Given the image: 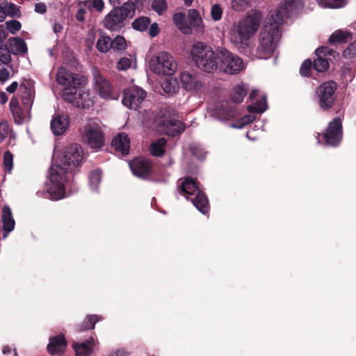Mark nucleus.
<instances>
[{
    "label": "nucleus",
    "instance_id": "obj_48",
    "mask_svg": "<svg viewBox=\"0 0 356 356\" xmlns=\"http://www.w3.org/2000/svg\"><path fill=\"white\" fill-rule=\"evenodd\" d=\"M222 9L221 6L216 3L211 6V17L214 21H218L222 18Z\"/></svg>",
    "mask_w": 356,
    "mask_h": 356
},
{
    "label": "nucleus",
    "instance_id": "obj_2",
    "mask_svg": "<svg viewBox=\"0 0 356 356\" xmlns=\"http://www.w3.org/2000/svg\"><path fill=\"white\" fill-rule=\"evenodd\" d=\"M81 147L75 143L65 147L62 153L54 159L49 169V183L46 184L47 197L58 200L65 197V185L67 173L80 166L83 161Z\"/></svg>",
    "mask_w": 356,
    "mask_h": 356
},
{
    "label": "nucleus",
    "instance_id": "obj_11",
    "mask_svg": "<svg viewBox=\"0 0 356 356\" xmlns=\"http://www.w3.org/2000/svg\"><path fill=\"white\" fill-rule=\"evenodd\" d=\"M342 124L339 118H335L331 121L323 134V138L326 145L337 147L342 139Z\"/></svg>",
    "mask_w": 356,
    "mask_h": 356
},
{
    "label": "nucleus",
    "instance_id": "obj_32",
    "mask_svg": "<svg viewBox=\"0 0 356 356\" xmlns=\"http://www.w3.org/2000/svg\"><path fill=\"white\" fill-rule=\"evenodd\" d=\"M247 95V89L243 86H236L231 93V99L234 103H241Z\"/></svg>",
    "mask_w": 356,
    "mask_h": 356
},
{
    "label": "nucleus",
    "instance_id": "obj_4",
    "mask_svg": "<svg viewBox=\"0 0 356 356\" xmlns=\"http://www.w3.org/2000/svg\"><path fill=\"white\" fill-rule=\"evenodd\" d=\"M191 56L195 65L205 72L211 73L218 69V51L216 54L210 46L202 42L193 44Z\"/></svg>",
    "mask_w": 356,
    "mask_h": 356
},
{
    "label": "nucleus",
    "instance_id": "obj_14",
    "mask_svg": "<svg viewBox=\"0 0 356 356\" xmlns=\"http://www.w3.org/2000/svg\"><path fill=\"white\" fill-rule=\"evenodd\" d=\"M95 88L98 90L100 97L104 99H118L120 93L118 90L114 89L108 80L97 72L94 75Z\"/></svg>",
    "mask_w": 356,
    "mask_h": 356
},
{
    "label": "nucleus",
    "instance_id": "obj_20",
    "mask_svg": "<svg viewBox=\"0 0 356 356\" xmlns=\"http://www.w3.org/2000/svg\"><path fill=\"white\" fill-rule=\"evenodd\" d=\"M213 115L221 121L229 120L237 116L236 106L228 102H221L219 106H217Z\"/></svg>",
    "mask_w": 356,
    "mask_h": 356
},
{
    "label": "nucleus",
    "instance_id": "obj_49",
    "mask_svg": "<svg viewBox=\"0 0 356 356\" xmlns=\"http://www.w3.org/2000/svg\"><path fill=\"white\" fill-rule=\"evenodd\" d=\"M6 29L11 33L15 34L21 29V23L15 19H11L6 22Z\"/></svg>",
    "mask_w": 356,
    "mask_h": 356
},
{
    "label": "nucleus",
    "instance_id": "obj_23",
    "mask_svg": "<svg viewBox=\"0 0 356 356\" xmlns=\"http://www.w3.org/2000/svg\"><path fill=\"white\" fill-rule=\"evenodd\" d=\"M112 147L122 155H127L130 149V140L125 133L118 134L112 140Z\"/></svg>",
    "mask_w": 356,
    "mask_h": 356
},
{
    "label": "nucleus",
    "instance_id": "obj_64",
    "mask_svg": "<svg viewBox=\"0 0 356 356\" xmlns=\"http://www.w3.org/2000/svg\"><path fill=\"white\" fill-rule=\"evenodd\" d=\"M8 98V96L7 95L3 92V91H1L0 92V103L1 104H4L7 102Z\"/></svg>",
    "mask_w": 356,
    "mask_h": 356
},
{
    "label": "nucleus",
    "instance_id": "obj_62",
    "mask_svg": "<svg viewBox=\"0 0 356 356\" xmlns=\"http://www.w3.org/2000/svg\"><path fill=\"white\" fill-rule=\"evenodd\" d=\"M84 14L85 10L83 8L79 9L76 15V19L79 22H83L84 20Z\"/></svg>",
    "mask_w": 356,
    "mask_h": 356
},
{
    "label": "nucleus",
    "instance_id": "obj_29",
    "mask_svg": "<svg viewBox=\"0 0 356 356\" xmlns=\"http://www.w3.org/2000/svg\"><path fill=\"white\" fill-rule=\"evenodd\" d=\"M97 49L102 53H106L112 49L111 38L106 35H100L96 42Z\"/></svg>",
    "mask_w": 356,
    "mask_h": 356
},
{
    "label": "nucleus",
    "instance_id": "obj_53",
    "mask_svg": "<svg viewBox=\"0 0 356 356\" xmlns=\"http://www.w3.org/2000/svg\"><path fill=\"white\" fill-rule=\"evenodd\" d=\"M131 65V60L129 58L124 57L118 62L117 67L119 70H126Z\"/></svg>",
    "mask_w": 356,
    "mask_h": 356
},
{
    "label": "nucleus",
    "instance_id": "obj_45",
    "mask_svg": "<svg viewBox=\"0 0 356 356\" xmlns=\"http://www.w3.org/2000/svg\"><path fill=\"white\" fill-rule=\"evenodd\" d=\"M312 67H313L312 60L310 59L305 60L300 68V75L305 77L309 76Z\"/></svg>",
    "mask_w": 356,
    "mask_h": 356
},
{
    "label": "nucleus",
    "instance_id": "obj_25",
    "mask_svg": "<svg viewBox=\"0 0 356 356\" xmlns=\"http://www.w3.org/2000/svg\"><path fill=\"white\" fill-rule=\"evenodd\" d=\"M7 45L13 55H24L28 51L26 43L19 37L9 38Z\"/></svg>",
    "mask_w": 356,
    "mask_h": 356
},
{
    "label": "nucleus",
    "instance_id": "obj_3",
    "mask_svg": "<svg viewBox=\"0 0 356 356\" xmlns=\"http://www.w3.org/2000/svg\"><path fill=\"white\" fill-rule=\"evenodd\" d=\"M261 21L262 15L260 11L249 10L245 18L230 31L231 41L236 44H241L249 40L259 29Z\"/></svg>",
    "mask_w": 356,
    "mask_h": 356
},
{
    "label": "nucleus",
    "instance_id": "obj_42",
    "mask_svg": "<svg viewBox=\"0 0 356 356\" xmlns=\"http://www.w3.org/2000/svg\"><path fill=\"white\" fill-rule=\"evenodd\" d=\"M84 6L88 8H94L98 12H102L104 7L103 0H88L86 1Z\"/></svg>",
    "mask_w": 356,
    "mask_h": 356
},
{
    "label": "nucleus",
    "instance_id": "obj_17",
    "mask_svg": "<svg viewBox=\"0 0 356 356\" xmlns=\"http://www.w3.org/2000/svg\"><path fill=\"white\" fill-rule=\"evenodd\" d=\"M129 165L133 174L142 179H147L152 171L150 162L144 158H138L132 160L129 163Z\"/></svg>",
    "mask_w": 356,
    "mask_h": 356
},
{
    "label": "nucleus",
    "instance_id": "obj_46",
    "mask_svg": "<svg viewBox=\"0 0 356 356\" xmlns=\"http://www.w3.org/2000/svg\"><path fill=\"white\" fill-rule=\"evenodd\" d=\"M345 58H352L356 56V40L350 43L343 51Z\"/></svg>",
    "mask_w": 356,
    "mask_h": 356
},
{
    "label": "nucleus",
    "instance_id": "obj_63",
    "mask_svg": "<svg viewBox=\"0 0 356 356\" xmlns=\"http://www.w3.org/2000/svg\"><path fill=\"white\" fill-rule=\"evenodd\" d=\"M15 107H20L17 98L13 97L10 101V108L15 109Z\"/></svg>",
    "mask_w": 356,
    "mask_h": 356
},
{
    "label": "nucleus",
    "instance_id": "obj_15",
    "mask_svg": "<svg viewBox=\"0 0 356 356\" xmlns=\"http://www.w3.org/2000/svg\"><path fill=\"white\" fill-rule=\"evenodd\" d=\"M83 78V76L79 77V74H72L65 67H60L56 74V81L59 85L65 87L64 91L80 85Z\"/></svg>",
    "mask_w": 356,
    "mask_h": 356
},
{
    "label": "nucleus",
    "instance_id": "obj_38",
    "mask_svg": "<svg viewBox=\"0 0 356 356\" xmlns=\"http://www.w3.org/2000/svg\"><path fill=\"white\" fill-rule=\"evenodd\" d=\"M162 88L164 92L168 95L175 94L179 88L175 81L170 80H165L162 84Z\"/></svg>",
    "mask_w": 356,
    "mask_h": 356
},
{
    "label": "nucleus",
    "instance_id": "obj_21",
    "mask_svg": "<svg viewBox=\"0 0 356 356\" xmlns=\"http://www.w3.org/2000/svg\"><path fill=\"white\" fill-rule=\"evenodd\" d=\"M70 124V119L66 114H58L53 116L50 127L55 136L63 134L67 129Z\"/></svg>",
    "mask_w": 356,
    "mask_h": 356
},
{
    "label": "nucleus",
    "instance_id": "obj_13",
    "mask_svg": "<svg viewBox=\"0 0 356 356\" xmlns=\"http://www.w3.org/2000/svg\"><path fill=\"white\" fill-rule=\"evenodd\" d=\"M63 98L78 108H86L90 105L89 94L81 90H78L76 87L63 91Z\"/></svg>",
    "mask_w": 356,
    "mask_h": 356
},
{
    "label": "nucleus",
    "instance_id": "obj_18",
    "mask_svg": "<svg viewBox=\"0 0 356 356\" xmlns=\"http://www.w3.org/2000/svg\"><path fill=\"white\" fill-rule=\"evenodd\" d=\"M160 127L164 134L172 137L179 136L186 129L185 124L176 119L164 120Z\"/></svg>",
    "mask_w": 356,
    "mask_h": 356
},
{
    "label": "nucleus",
    "instance_id": "obj_22",
    "mask_svg": "<svg viewBox=\"0 0 356 356\" xmlns=\"http://www.w3.org/2000/svg\"><path fill=\"white\" fill-rule=\"evenodd\" d=\"M67 341L64 335L58 334L49 338V342L47 345V350L51 355H62L66 348Z\"/></svg>",
    "mask_w": 356,
    "mask_h": 356
},
{
    "label": "nucleus",
    "instance_id": "obj_16",
    "mask_svg": "<svg viewBox=\"0 0 356 356\" xmlns=\"http://www.w3.org/2000/svg\"><path fill=\"white\" fill-rule=\"evenodd\" d=\"M19 91L24 109L30 111L35 99L33 83L29 80L24 81L19 85Z\"/></svg>",
    "mask_w": 356,
    "mask_h": 356
},
{
    "label": "nucleus",
    "instance_id": "obj_28",
    "mask_svg": "<svg viewBox=\"0 0 356 356\" xmlns=\"http://www.w3.org/2000/svg\"><path fill=\"white\" fill-rule=\"evenodd\" d=\"M101 319L97 315H88L86 317L83 323L77 327V330L85 331L95 327V323Z\"/></svg>",
    "mask_w": 356,
    "mask_h": 356
},
{
    "label": "nucleus",
    "instance_id": "obj_34",
    "mask_svg": "<svg viewBox=\"0 0 356 356\" xmlns=\"http://www.w3.org/2000/svg\"><path fill=\"white\" fill-rule=\"evenodd\" d=\"M151 20L147 17H142L132 22V27L137 31H144L149 26Z\"/></svg>",
    "mask_w": 356,
    "mask_h": 356
},
{
    "label": "nucleus",
    "instance_id": "obj_12",
    "mask_svg": "<svg viewBox=\"0 0 356 356\" xmlns=\"http://www.w3.org/2000/svg\"><path fill=\"white\" fill-rule=\"evenodd\" d=\"M147 92L143 89L134 86L124 90L122 104L131 109H137L146 97Z\"/></svg>",
    "mask_w": 356,
    "mask_h": 356
},
{
    "label": "nucleus",
    "instance_id": "obj_44",
    "mask_svg": "<svg viewBox=\"0 0 356 356\" xmlns=\"http://www.w3.org/2000/svg\"><path fill=\"white\" fill-rule=\"evenodd\" d=\"M250 0H232L231 6L236 11L245 10L249 6Z\"/></svg>",
    "mask_w": 356,
    "mask_h": 356
},
{
    "label": "nucleus",
    "instance_id": "obj_60",
    "mask_svg": "<svg viewBox=\"0 0 356 356\" xmlns=\"http://www.w3.org/2000/svg\"><path fill=\"white\" fill-rule=\"evenodd\" d=\"M8 36V32L3 25H0V42H3Z\"/></svg>",
    "mask_w": 356,
    "mask_h": 356
},
{
    "label": "nucleus",
    "instance_id": "obj_55",
    "mask_svg": "<svg viewBox=\"0 0 356 356\" xmlns=\"http://www.w3.org/2000/svg\"><path fill=\"white\" fill-rule=\"evenodd\" d=\"M10 76V73L4 65L0 64V82L3 83L6 82Z\"/></svg>",
    "mask_w": 356,
    "mask_h": 356
},
{
    "label": "nucleus",
    "instance_id": "obj_57",
    "mask_svg": "<svg viewBox=\"0 0 356 356\" xmlns=\"http://www.w3.org/2000/svg\"><path fill=\"white\" fill-rule=\"evenodd\" d=\"M35 11L40 14H44L47 11L46 5L44 3H38L35 5Z\"/></svg>",
    "mask_w": 356,
    "mask_h": 356
},
{
    "label": "nucleus",
    "instance_id": "obj_19",
    "mask_svg": "<svg viewBox=\"0 0 356 356\" xmlns=\"http://www.w3.org/2000/svg\"><path fill=\"white\" fill-rule=\"evenodd\" d=\"M180 79L184 88L187 91H199L202 88V82L195 73L183 72Z\"/></svg>",
    "mask_w": 356,
    "mask_h": 356
},
{
    "label": "nucleus",
    "instance_id": "obj_54",
    "mask_svg": "<svg viewBox=\"0 0 356 356\" xmlns=\"http://www.w3.org/2000/svg\"><path fill=\"white\" fill-rule=\"evenodd\" d=\"M10 129L9 124L6 121H3L0 123V138L4 140L8 135Z\"/></svg>",
    "mask_w": 356,
    "mask_h": 356
},
{
    "label": "nucleus",
    "instance_id": "obj_9",
    "mask_svg": "<svg viewBox=\"0 0 356 356\" xmlns=\"http://www.w3.org/2000/svg\"><path fill=\"white\" fill-rule=\"evenodd\" d=\"M243 67V61L238 56L223 48L218 51V69L220 71L229 74H236Z\"/></svg>",
    "mask_w": 356,
    "mask_h": 356
},
{
    "label": "nucleus",
    "instance_id": "obj_47",
    "mask_svg": "<svg viewBox=\"0 0 356 356\" xmlns=\"http://www.w3.org/2000/svg\"><path fill=\"white\" fill-rule=\"evenodd\" d=\"M189 17L191 19V26L199 27L202 23V19L199 16V13L196 10H189Z\"/></svg>",
    "mask_w": 356,
    "mask_h": 356
},
{
    "label": "nucleus",
    "instance_id": "obj_8",
    "mask_svg": "<svg viewBox=\"0 0 356 356\" xmlns=\"http://www.w3.org/2000/svg\"><path fill=\"white\" fill-rule=\"evenodd\" d=\"M337 84L329 81L321 84L316 90V98L319 108L323 111L330 110L337 100Z\"/></svg>",
    "mask_w": 356,
    "mask_h": 356
},
{
    "label": "nucleus",
    "instance_id": "obj_26",
    "mask_svg": "<svg viewBox=\"0 0 356 356\" xmlns=\"http://www.w3.org/2000/svg\"><path fill=\"white\" fill-rule=\"evenodd\" d=\"M72 346L77 356H88L92 352L95 339L90 337L81 343H74Z\"/></svg>",
    "mask_w": 356,
    "mask_h": 356
},
{
    "label": "nucleus",
    "instance_id": "obj_58",
    "mask_svg": "<svg viewBox=\"0 0 356 356\" xmlns=\"http://www.w3.org/2000/svg\"><path fill=\"white\" fill-rule=\"evenodd\" d=\"M18 11L17 7L15 4L10 3L6 12L7 15L15 16L17 15Z\"/></svg>",
    "mask_w": 356,
    "mask_h": 356
},
{
    "label": "nucleus",
    "instance_id": "obj_50",
    "mask_svg": "<svg viewBox=\"0 0 356 356\" xmlns=\"http://www.w3.org/2000/svg\"><path fill=\"white\" fill-rule=\"evenodd\" d=\"M315 53L316 56H322L324 58V56H326L327 55L334 56L336 51L327 47L322 46L316 49Z\"/></svg>",
    "mask_w": 356,
    "mask_h": 356
},
{
    "label": "nucleus",
    "instance_id": "obj_35",
    "mask_svg": "<svg viewBox=\"0 0 356 356\" xmlns=\"http://www.w3.org/2000/svg\"><path fill=\"white\" fill-rule=\"evenodd\" d=\"M102 172L99 170H95L89 175V184L92 191H97L101 181Z\"/></svg>",
    "mask_w": 356,
    "mask_h": 356
},
{
    "label": "nucleus",
    "instance_id": "obj_41",
    "mask_svg": "<svg viewBox=\"0 0 356 356\" xmlns=\"http://www.w3.org/2000/svg\"><path fill=\"white\" fill-rule=\"evenodd\" d=\"M112 49L113 51H122L126 49V41L122 36L118 35L113 40Z\"/></svg>",
    "mask_w": 356,
    "mask_h": 356
},
{
    "label": "nucleus",
    "instance_id": "obj_43",
    "mask_svg": "<svg viewBox=\"0 0 356 356\" xmlns=\"http://www.w3.org/2000/svg\"><path fill=\"white\" fill-rule=\"evenodd\" d=\"M3 164L5 170L10 172L13 166V155L10 151H6L3 154Z\"/></svg>",
    "mask_w": 356,
    "mask_h": 356
},
{
    "label": "nucleus",
    "instance_id": "obj_40",
    "mask_svg": "<svg viewBox=\"0 0 356 356\" xmlns=\"http://www.w3.org/2000/svg\"><path fill=\"white\" fill-rule=\"evenodd\" d=\"M152 8L159 15H161L168 9L166 0H154L152 3Z\"/></svg>",
    "mask_w": 356,
    "mask_h": 356
},
{
    "label": "nucleus",
    "instance_id": "obj_5",
    "mask_svg": "<svg viewBox=\"0 0 356 356\" xmlns=\"http://www.w3.org/2000/svg\"><path fill=\"white\" fill-rule=\"evenodd\" d=\"M135 10L136 4L131 1H128L120 6L113 8L104 18V27L111 31L119 30L128 17H134Z\"/></svg>",
    "mask_w": 356,
    "mask_h": 356
},
{
    "label": "nucleus",
    "instance_id": "obj_56",
    "mask_svg": "<svg viewBox=\"0 0 356 356\" xmlns=\"http://www.w3.org/2000/svg\"><path fill=\"white\" fill-rule=\"evenodd\" d=\"M159 33V28L157 23L154 22L150 25L149 29V35L154 38L156 37Z\"/></svg>",
    "mask_w": 356,
    "mask_h": 356
},
{
    "label": "nucleus",
    "instance_id": "obj_27",
    "mask_svg": "<svg viewBox=\"0 0 356 356\" xmlns=\"http://www.w3.org/2000/svg\"><path fill=\"white\" fill-rule=\"evenodd\" d=\"M172 20L177 28L184 33L188 34L191 32V26H188L186 15L183 13L174 14Z\"/></svg>",
    "mask_w": 356,
    "mask_h": 356
},
{
    "label": "nucleus",
    "instance_id": "obj_33",
    "mask_svg": "<svg viewBox=\"0 0 356 356\" xmlns=\"http://www.w3.org/2000/svg\"><path fill=\"white\" fill-rule=\"evenodd\" d=\"M318 5L323 8H340L344 7L347 0H317Z\"/></svg>",
    "mask_w": 356,
    "mask_h": 356
},
{
    "label": "nucleus",
    "instance_id": "obj_24",
    "mask_svg": "<svg viewBox=\"0 0 356 356\" xmlns=\"http://www.w3.org/2000/svg\"><path fill=\"white\" fill-rule=\"evenodd\" d=\"M2 228L3 238H6L8 234L14 229L15 222L13 219L12 211L8 206H4L2 209Z\"/></svg>",
    "mask_w": 356,
    "mask_h": 356
},
{
    "label": "nucleus",
    "instance_id": "obj_10",
    "mask_svg": "<svg viewBox=\"0 0 356 356\" xmlns=\"http://www.w3.org/2000/svg\"><path fill=\"white\" fill-rule=\"evenodd\" d=\"M83 140L92 148H100L104 144V138L102 131L99 125L93 121H89L82 131Z\"/></svg>",
    "mask_w": 356,
    "mask_h": 356
},
{
    "label": "nucleus",
    "instance_id": "obj_36",
    "mask_svg": "<svg viewBox=\"0 0 356 356\" xmlns=\"http://www.w3.org/2000/svg\"><path fill=\"white\" fill-rule=\"evenodd\" d=\"M347 34L346 32L341 30H337L334 31L328 39V42L331 44L336 43H345L346 42Z\"/></svg>",
    "mask_w": 356,
    "mask_h": 356
},
{
    "label": "nucleus",
    "instance_id": "obj_7",
    "mask_svg": "<svg viewBox=\"0 0 356 356\" xmlns=\"http://www.w3.org/2000/svg\"><path fill=\"white\" fill-rule=\"evenodd\" d=\"M149 67L155 74L170 76L176 72L177 64L171 54L161 51L150 58Z\"/></svg>",
    "mask_w": 356,
    "mask_h": 356
},
{
    "label": "nucleus",
    "instance_id": "obj_59",
    "mask_svg": "<svg viewBox=\"0 0 356 356\" xmlns=\"http://www.w3.org/2000/svg\"><path fill=\"white\" fill-rule=\"evenodd\" d=\"M108 356H129V353L122 348L113 351Z\"/></svg>",
    "mask_w": 356,
    "mask_h": 356
},
{
    "label": "nucleus",
    "instance_id": "obj_52",
    "mask_svg": "<svg viewBox=\"0 0 356 356\" xmlns=\"http://www.w3.org/2000/svg\"><path fill=\"white\" fill-rule=\"evenodd\" d=\"M189 149L193 155L195 156L199 159H204L206 152L204 151L203 149L195 145H191Z\"/></svg>",
    "mask_w": 356,
    "mask_h": 356
},
{
    "label": "nucleus",
    "instance_id": "obj_37",
    "mask_svg": "<svg viewBox=\"0 0 356 356\" xmlns=\"http://www.w3.org/2000/svg\"><path fill=\"white\" fill-rule=\"evenodd\" d=\"M328 67L327 60L322 56H317V58L314 60L313 68L318 72H324L327 70Z\"/></svg>",
    "mask_w": 356,
    "mask_h": 356
},
{
    "label": "nucleus",
    "instance_id": "obj_30",
    "mask_svg": "<svg viewBox=\"0 0 356 356\" xmlns=\"http://www.w3.org/2000/svg\"><path fill=\"white\" fill-rule=\"evenodd\" d=\"M166 145V140L163 138L156 140L151 144L149 150L151 154L154 156H161L164 152V147Z\"/></svg>",
    "mask_w": 356,
    "mask_h": 356
},
{
    "label": "nucleus",
    "instance_id": "obj_31",
    "mask_svg": "<svg viewBox=\"0 0 356 356\" xmlns=\"http://www.w3.org/2000/svg\"><path fill=\"white\" fill-rule=\"evenodd\" d=\"M267 108L266 97V96H264L257 102L249 105L247 108L249 113H262L267 109Z\"/></svg>",
    "mask_w": 356,
    "mask_h": 356
},
{
    "label": "nucleus",
    "instance_id": "obj_39",
    "mask_svg": "<svg viewBox=\"0 0 356 356\" xmlns=\"http://www.w3.org/2000/svg\"><path fill=\"white\" fill-rule=\"evenodd\" d=\"M11 51L6 44L0 47V61L2 65H8L11 61Z\"/></svg>",
    "mask_w": 356,
    "mask_h": 356
},
{
    "label": "nucleus",
    "instance_id": "obj_1",
    "mask_svg": "<svg viewBox=\"0 0 356 356\" xmlns=\"http://www.w3.org/2000/svg\"><path fill=\"white\" fill-rule=\"evenodd\" d=\"M303 0L282 1L275 11H271L261 29L255 56L268 59L273 56L280 38V26L285 20L297 15L303 8Z\"/></svg>",
    "mask_w": 356,
    "mask_h": 356
},
{
    "label": "nucleus",
    "instance_id": "obj_51",
    "mask_svg": "<svg viewBox=\"0 0 356 356\" xmlns=\"http://www.w3.org/2000/svg\"><path fill=\"white\" fill-rule=\"evenodd\" d=\"M10 111L16 123L22 124L24 122V116L21 107H15V109H11Z\"/></svg>",
    "mask_w": 356,
    "mask_h": 356
},
{
    "label": "nucleus",
    "instance_id": "obj_6",
    "mask_svg": "<svg viewBox=\"0 0 356 356\" xmlns=\"http://www.w3.org/2000/svg\"><path fill=\"white\" fill-rule=\"evenodd\" d=\"M180 190L188 200L202 213L206 214L209 211V203L207 197L198 186L197 183L192 178L186 179L180 186Z\"/></svg>",
    "mask_w": 356,
    "mask_h": 356
},
{
    "label": "nucleus",
    "instance_id": "obj_61",
    "mask_svg": "<svg viewBox=\"0 0 356 356\" xmlns=\"http://www.w3.org/2000/svg\"><path fill=\"white\" fill-rule=\"evenodd\" d=\"M17 87H18V83L17 81H14L6 88V91L9 93H13L15 92Z\"/></svg>",
    "mask_w": 356,
    "mask_h": 356
}]
</instances>
